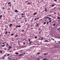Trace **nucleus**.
Instances as JSON below:
<instances>
[{"label":"nucleus","mask_w":60,"mask_h":60,"mask_svg":"<svg viewBox=\"0 0 60 60\" xmlns=\"http://www.w3.org/2000/svg\"><path fill=\"white\" fill-rule=\"evenodd\" d=\"M50 6H51L52 7H54V6H55V5H53V4H52Z\"/></svg>","instance_id":"obj_1"},{"label":"nucleus","mask_w":60,"mask_h":60,"mask_svg":"<svg viewBox=\"0 0 60 60\" xmlns=\"http://www.w3.org/2000/svg\"><path fill=\"white\" fill-rule=\"evenodd\" d=\"M12 26V24H10L9 25V27H11V26Z\"/></svg>","instance_id":"obj_2"},{"label":"nucleus","mask_w":60,"mask_h":60,"mask_svg":"<svg viewBox=\"0 0 60 60\" xmlns=\"http://www.w3.org/2000/svg\"><path fill=\"white\" fill-rule=\"evenodd\" d=\"M15 12H18V10H15Z\"/></svg>","instance_id":"obj_3"},{"label":"nucleus","mask_w":60,"mask_h":60,"mask_svg":"<svg viewBox=\"0 0 60 60\" xmlns=\"http://www.w3.org/2000/svg\"><path fill=\"white\" fill-rule=\"evenodd\" d=\"M38 24H39V23H38V24H37L36 25V26H39V25H40V24L39 25H38Z\"/></svg>","instance_id":"obj_4"},{"label":"nucleus","mask_w":60,"mask_h":60,"mask_svg":"<svg viewBox=\"0 0 60 60\" xmlns=\"http://www.w3.org/2000/svg\"><path fill=\"white\" fill-rule=\"evenodd\" d=\"M37 13L36 12L34 14V15H36V14Z\"/></svg>","instance_id":"obj_5"},{"label":"nucleus","mask_w":60,"mask_h":60,"mask_svg":"<svg viewBox=\"0 0 60 60\" xmlns=\"http://www.w3.org/2000/svg\"><path fill=\"white\" fill-rule=\"evenodd\" d=\"M18 27H21V26L20 25L18 26Z\"/></svg>","instance_id":"obj_6"},{"label":"nucleus","mask_w":60,"mask_h":60,"mask_svg":"<svg viewBox=\"0 0 60 60\" xmlns=\"http://www.w3.org/2000/svg\"><path fill=\"white\" fill-rule=\"evenodd\" d=\"M2 15H1L0 16V19H1L2 18Z\"/></svg>","instance_id":"obj_7"},{"label":"nucleus","mask_w":60,"mask_h":60,"mask_svg":"<svg viewBox=\"0 0 60 60\" xmlns=\"http://www.w3.org/2000/svg\"><path fill=\"white\" fill-rule=\"evenodd\" d=\"M47 41H48V40H46L45 41V42H47Z\"/></svg>","instance_id":"obj_8"},{"label":"nucleus","mask_w":60,"mask_h":60,"mask_svg":"<svg viewBox=\"0 0 60 60\" xmlns=\"http://www.w3.org/2000/svg\"><path fill=\"white\" fill-rule=\"evenodd\" d=\"M18 25H17L15 27V28H18Z\"/></svg>","instance_id":"obj_9"},{"label":"nucleus","mask_w":60,"mask_h":60,"mask_svg":"<svg viewBox=\"0 0 60 60\" xmlns=\"http://www.w3.org/2000/svg\"><path fill=\"white\" fill-rule=\"evenodd\" d=\"M45 12H46L47 11V8H45Z\"/></svg>","instance_id":"obj_10"},{"label":"nucleus","mask_w":60,"mask_h":60,"mask_svg":"<svg viewBox=\"0 0 60 60\" xmlns=\"http://www.w3.org/2000/svg\"><path fill=\"white\" fill-rule=\"evenodd\" d=\"M28 4H31V3H27Z\"/></svg>","instance_id":"obj_11"},{"label":"nucleus","mask_w":60,"mask_h":60,"mask_svg":"<svg viewBox=\"0 0 60 60\" xmlns=\"http://www.w3.org/2000/svg\"><path fill=\"white\" fill-rule=\"evenodd\" d=\"M11 4V2H9L8 3V4Z\"/></svg>","instance_id":"obj_12"},{"label":"nucleus","mask_w":60,"mask_h":60,"mask_svg":"<svg viewBox=\"0 0 60 60\" xmlns=\"http://www.w3.org/2000/svg\"><path fill=\"white\" fill-rule=\"evenodd\" d=\"M57 19H60V17H58Z\"/></svg>","instance_id":"obj_13"},{"label":"nucleus","mask_w":60,"mask_h":60,"mask_svg":"<svg viewBox=\"0 0 60 60\" xmlns=\"http://www.w3.org/2000/svg\"><path fill=\"white\" fill-rule=\"evenodd\" d=\"M46 22H44V25H45V24H46Z\"/></svg>","instance_id":"obj_14"},{"label":"nucleus","mask_w":60,"mask_h":60,"mask_svg":"<svg viewBox=\"0 0 60 60\" xmlns=\"http://www.w3.org/2000/svg\"><path fill=\"white\" fill-rule=\"evenodd\" d=\"M23 55V54H21L19 55V56H22Z\"/></svg>","instance_id":"obj_15"},{"label":"nucleus","mask_w":60,"mask_h":60,"mask_svg":"<svg viewBox=\"0 0 60 60\" xmlns=\"http://www.w3.org/2000/svg\"><path fill=\"white\" fill-rule=\"evenodd\" d=\"M34 38H35V39H37V37H35Z\"/></svg>","instance_id":"obj_16"},{"label":"nucleus","mask_w":60,"mask_h":60,"mask_svg":"<svg viewBox=\"0 0 60 60\" xmlns=\"http://www.w3.org/2000/svg\"><path fill=\"white\" fill-rule=\"evenodd\" d=\"M11 46H9V47H8V48H11Z\"/></svg>","instance_id":"obj_17"},{"label":"nucleus","mask_w":60,"mask_h":60,"mask_svg":"<svg viewBox=\"0 0 60 60\" xmlns=\"http://www.w3.org/2000/svg\"><path fill=\"white\" fill-rule=\"evenodd\" d=\"M5 45H3L2 47H4V46H5Z\"/></svg>","instance_id":"obj_18"},{"label":"nucleus","mask_w":60,"mask_h":60,"mask_svg":"<svg viewBox=\"0 0 60 60\" xmlns=\"http://www.w3.org/2000/svg\"><path fill=\"white\" fill-rule=\"evenodd\" d=\"M48 53H47L46 54V53H44V55H47Z\"/></svg>","instance_id":"obj_19"},{"label":"nucleus","mask_w":60,"mask_h":60,"mask_svg":"<svg viewBox=\"0 0 60 60\" xmlns=\"http://www.w3.org/2000/svg\"><path fill=\"white\" fill-rule=\"evenodd\" d=\"M18 36V35H16L15 36V37H17V36Z\"/></svg>","instance_id":"obj_20"},{"label":"nucleus","mask_w":60,"mask_h":60,"mask_svg":"<svg viewBox=\"0 0 60 60\" xmlns=\"http://www.w3.org/2000/svg\"><path fill=\"white\" fill-rule=\"evenodd\" d=\"M15 54H16V55H18L19 53H15Z\"/></svg>","instance_id":"obj_21"},{"label":"nucleus","mask_w":60,"mask_h":60,"mask_svg":"<svg viewBox=\"0 0 60 60\" xmlns=\"http://www.w3.org/2000/svg\"><path fill=\"white\" fill-rule=\"evenodd\" d=\"M11 10V9H10V8H9L8 9V10H8H8Z\"/></svg>","instance_id":"obj_22"},{"label":"nucleus","mask_w":60,"mask_h":60,"mask_svg":"<svg viewBox=\"0 0 60 60\" xmlns=\"http://www.w3.org/2000/svg\"><path fill=\"white\" fill-rule=\"evenodd\" d=\"M40 54V52H38L37 53V55H39Z\"/></svg>","instance_id":"obj_23"},{"label":"nucleus","mask_w":60,"mask_h":60,"mask_svg":"<svg viewBox=\"0 0 60 60\" xmlns=\"http://www.w3.org/2000/svg\"><path fill=\"white\" fill-rule=\"evenodd\" d=\"M52 22V20H50L49 21V22Z\"/></svg>","instance_id":"obj_24"},{"label":"nucleus","mask_w":60,"mask_h":60,"mask_svg":"<svg viewBox=\"0 0 60 60\" xmlns=\"http://www.w3.org/2000/svg\"><path fill=\"white\" fill-rule=\"evenodd\" d=\"M21 17H22V18H24V17H25V16H22Z\"/></svg>","instance_id":"obj_25"},{"label":"nucleus","mask_w":60,"mask_h":60,"mask_svg":"<svg viewBox=\"0 0 60 60\" xmlns=\"http://www.w3.org/2000/svg\"><path fill=\"white\" fill-rule=\"evenodd\" d=\"M49 21H48L47 22V24H49Z\"/></svg>","instance_id":"obj_26"},{"label":"nucleus","mask_w":60,"mask_h":60,"mask_svg":"<svg viewBox=\"0 0 60 60\" xmlns=\"http://www.w3.org/2000/svg\"><path fill=\"white\" fill-rule=\"evenodd\" d=\"M52 40H53V41H55V40L54 39H53V38H52Z\"/></svg>","instance_id":"obj_27"},{"label":"nucleus","mask_w":60,"mask_h":60,"mask_svg":"<svg viewBox=\"0 0 60 60\" xmlns=\"http://www.w3.org/2000/svg\"><path fill=\"white\" fill-rule=\"evenodd\" d=\"M28 40H29V42H30V39H28Z\"/></svg>","instance_id":"obj_28"},{"label":"nucleus","mask_w":60,"mask_h":60,"mask_svg":"<svg viewBox=\"0 0 60 60\" xmlns=\"http://www.w3.org/2000/svg\"><path fill=\"white\" fill-rule=\"evenodd\" d=\"M14 34V33H13L11 34V35H13Z\"/></svg>","instance_id":"obj_29"},{"label":"nucleus","mask_w":60,"mask_h":60,"mask_svg":"<svg viewBox=\"0 0 60 60\" xmlns=\"http://www.w3.org/2000/svg\"><path fill=\"white\" fill-rule=\"evenodd\" d=\"M23 45H25V44H26V42H23Z\"/></svg>","instance_id":"obj_30"},{"label":"nucleus","mask_w":60,"mask_h":60,"mask_svg":"<svg viewBox=\"0 0 60 60\" xmlns=\"http://www.w3.org/2000/svg\"><path fill=\"white\" fill-rule=\"evenodd\" d=\"M7 31H6V32L5 34H7Z\"/></svg>","instance_id":"obj_31"},{"label":"nucleus","mask_w":60,"mask_h":60,"mask_svg":"<svg viewBox=\"0 0 60 60\" xmlns=\"http://www.w3.org/2000/svg\"><path fill=\"white\" fill-rule=\"evenodd\" d=\"M23 15H24V14L22 13L21 14V16H22Z\"/></svg>","instance_id":"obj_32"},{"label":"nucleus","mask_w":60,"mask_h":60,"mask_svg":"<svg viewBox=\"0 0 60 60\" xmlns=\"http://www.w3.org/2000/svg\"><path fill=\"white\" fill-rule=\"evenodd\" d=\"M55 25H56V24H53V26H55Z\"/></svg>","instance_id":"obj_33"},{"label":"nucleus","mask_w":60,"mask_h":60,"mask_svg":"<svg viewBox=\"0 0 60 60\" xmlns=\"http://www.w3.org/2000/svg\"><path fill=\"white\" fill-rule=\"evenodd\" d=\"M0 53H2V51L1 50L0 51Z\"/></svg>","instance_id":"obj_34"},{"label":"nucleus","mask_w":60,"mask_h":60,"mask_svg":"<svg viewBox=\"0 0 60 60\" xmlns=\"http://www.w3.org/2000/svg\"><path fill=\"white\" fill-rule=\"evenodd\" d=\"M10 56V54H8L7 56Z\"/></svg>","instance_id":"obj_35"},{"label":"nucleus","mask_w":60,"mask_h":60,"mask_svg":"<svg viewBox=\"0 0 60 60\" xmlns=\"http://www.w3.org/2000/svg\"><path fill=\"white\" fill-rule=\"evenodd\" d=\"M6 56V55L5 54V55H4V57H5V56Z\"/></svg>","instance_id":"obj_36"},{"label":"nucleus","mask_w":60,"mask_h":60,"mask_svg":"<svg viewBox=\"0 0 60 60\" xmlns=\"http://www.w3.org/2000/svg\"><path fill=\"white\" fill-rule=\"evenodd\" d=\"M45 18H49V17H46Z\"/></svg>","instance_id":"obj_37"},{"label":"nucleus","mask_w":60,"mask_h":60,"mask_svg":"<svg viewBox=\"0 0 60 60\" xmlns=\"http://www.w3.org/2000/svg\"><path fill=\"white\" fill-rule=\"evenodd\" d=\"M11 6V4H10L9 5V6Z\"/></svg>","instance_id":"obj_38"},{"label":"nucleus","mask_w":60,"mask_h":60,"mask_svg":"<svg viewBox=\"0 0 60 60\" xmlns=\"http://www.w3.org/2000/svg\"><path fill=\"white\" fill-rule=\"evenodd\" d=\"M32 43V42H30V44H31V43Z\"/></svg>","instance_id":"obj_39"},{"label":"nucleus","mask_w":60,"mask_h":60,"mask_svg":"<svg viewBox=\"0 0 60 60\" xmlns=\"http://www.w3.org/2000/svg\"><path fill=\"white\" fill-rule=\"evenodd\" d=\"M22 32H23L24 31V30H22Z\"/></svg>","instance_id":"obj_40"},{"label":"nucleus","mask_w":60,"mask_h":60,"mask_svg":"<svg viewBox=\"0 0 60 60\" xmlns=\"http://www.w3.org/2000/svg\"><path fill=\"white\" fill-rule=\"evenodd\" d=\"M22 50H20V51H19L20 52H22Z\"/></svg>","instance_id":"obj_41"},{"label":"nucleus","mask_w":60,"mask_h":60,"mask_svg":"<svg viewBox=\"0 0 60 60\" xmlns=\"http://www.w3.org/2000/svg\"><path fill=\"white\" fill-rule=\"evenodd\" d=\"M41 40V38H39V39H38V40Z\"/></svg>","instance_id":"obj_42"},{"label":"nucleus","mask_w":60,"mask_h":60,"mask_svg":"<svg viewBox=\"0 0 60 60\" xmlns=\"http://www.w3.org/2000/svg\"><path fill=\"white\" fill-rule=\"evenodd\" d=\"M36 19H37L36 18H35V19H34V20H36Z\"/></svg>","instance_id":"obj_43"},{"label":"nucleus","mask_w":60,"mask_h":60,"mask_svg":"<svg viewBox=\"0 0 60 60\" xmlns=\"http://www.w3.org/2000/svg\"><path fill=\"white\" fill-rule=\"evenodd\" d=\"M49 20L51 19V18H49Z\"/></svg>","instance_id":"obj_44"},{"label":"nucleus","mask_w":60,"mask_h":60,"mask_svg":"<svg viewBox=\"0 0 60 60\" xmlns=\"http://www.w3.org/2000/svg\"><path fill=\"white\" fill-rule=\"evenodd\" d=\"M6 29H7V28H6L5 29V30H6Z\"/></svg>","instance_id":"obj_45"},{"label":"nucleus","mask_w":60,"mask_h":60,"mask_svg":"<svg viewBox=\"0 0 60 60\" xmlns=\"http://www.w3.org/2000/svg\"><path fill=\"white\" fill-rule=\"evenodd\" d=\"M7 49V48H5L4 49V50H6Z\"/></svg>","instance_id":"obj_46"},{"label":"nucleus","mask_w":60,"mask_h":60,"mask_svg":"<svg viewBox=\"0 0 60 60\" xmlns=\"http://www.w3.org/2000/svg\"><path fill=\"white\" fill-rule=\"evenodd\" d=\"M11 40H12V41H14V40L13 39H12Z\"/></svg>","instance_id":"obj_47"},{"label":"nucleus","mask_w":60,"mask_h":60,"mask_svg":"<svg viewBox=\"0 0 60 60\" xmlns=\"http://www.w3.org/2000/svg\"><path fill=\"white\" fill-rule=\"evenodd\" d=\"M8 49V50H9V49Z\"/></svg>","instance_id":"obj_48"},{"label":"nucleus","mask_w":60,"mask_h":60,"mask_svg":"<svg viewBox=\"0 0 60 60\" xmlns=\"http://www.w3.org/2000/svg\"><path fill=\"white\" fill-rule=\"evenodd\" d=\"M6 45H9V44H7Z\"/></svg>","instance_id":"obj_49"},{"label":"nucleus","mask_w":60,"mask_h":60,"mask_svg":"<svg viewBox=\"0 0 60 60\" xmlns=\"http://www.w3.org/2000/svg\"><path fill=\"white\" fill-rule=\"evenodd\" d=\"M37 60H40V59H38Z\"/></svg>","instance_id":"obj_50"},{"label":"nucleus","mask_w":60,"mask_h":60,"mask_svg":"<svg viewBox=\"0 0 60 60\" xmlns=\"http://www.w3.org/2000/svg\"><path fill=\"white\" fill-rule=\"evenodd\" d=\"M4 8H5L4 7H3V9H4Z\"/></svg>","instance_id":"obj_51"},{"label":"nucleus","mask_w":60,"mask_h":60,"mask_svg":"<svg viewBox=\"0 0 60 60\" xmlns=\"http://www.w3.org/2000/svg\"><path fill=\"white\" fill-rule=\"evenodd\" d=\"M8 59H9V60H10V59H11V58H8Z\"/></svg>","instance_id":"obj_52"},{"label":"nucleus","mask_w":60,"mask_h":60,"mask_svg":"<svg viewBox=\"0 0 60 60\" xmlns=\"http://www.w3.org/2000/svg\"><path fill=\"white\" fill-rule=\"evenodd\" d=\"M26 54V53H24L23 54V55H24V54Z\"/></svg>","instance_id":"obj_53"},{"label":"nucleus","mask_w":60,"mask_h":60,"mask_svg":"<svg viewBox=\"0 0 60 60\" xmlns=\"http://www.w3.org/2000/svg\"><path fill=\"white\" fill-rule=\"evenodd\" d=\"M39 19V17L38 18H37V19Z\"/></svg>","instance_id":"obj_54"},{"label":"nucleus","mask_w":60,"mask_h":60,"mask_svg":"<svg viewBox=\"0 0 60 60\" xmlns=\"http://www.w3.org/2000/svg\"><path fill=\"white\" fill-rule=\"evenodd\" d=\"M56 14V12H54V14Z\"/></svg>","instance_id":"obj_55"},{"label":"nucleus","mask_w":60,"mask_h":60,"mask_svg":"<svg viewBox=\"0 0 60 60\" xmlns=\"http://www.w3.org/2000/svg\"><path fill=\"white\" fill-rule=\"evenodd\" d=\"M1 35H2L1 34L0 35V37H1Z\"/></svg>","instance_id":"obj_56"},{"label":"nucleus","mask_w":60,"mask_h":60,"mask_svg":"<svg viewBox=\"0 0 60 60\" xmlns=\"http://www.w3.org/2000/svg\"><path fill=\"white\" fill-rule=\"evenodd\" d=\"M43 60H46V59H44Z\"/></svg>","instance_id":"obj_57"},{"label":"nucleus","mask_w":60,"mask_h":60,"mask_svg":"<svg viewBox=\"0 0 60 60\" xmlns=\"http://www.w3.org/2000/svg\"><path fill=\"white\" fill-rule=\"evenodd\" d=\"M4 59V58H3V59Z\"/></svg>","instance_id":"obj_58"},{"label":"nucleus","mask_w":60,"mask_h":60,"mask_svg":"<svg viewBox=\"0 0 60 60\" xmlns=\"http://www.w3.org/2000/svg\"><path fill=\"white\" fill-rule=\"evenodd\" d=\"M26 21H26V20H25V22H26Z\"/></svg>","instance_id":"obj_59"},{"label":"nucleus","mask_w":60,"mask_h":60,"mask_svg":"<svg viewBox=\"0 0 60 60\" xmlns=\"http://www.w3.org/2000/svg\"><path fill=\"white\" fill-rule=\"evenodd\" d=\"M39 34H40V33H41V32H39Z\"/></svg>","instance_id":"obj_60"},{"label":"nucleus","mask_w":60,"mask_h":60,"mask_svg":"<svg viewBox=\"0 0 60 60\" xmlns=\"http://www.w3.org/2000/svg\"><path fill=\"white\" fill-rule=\"evenodd\" d=\"M41 30V28H39V30Z\"/></svg>","instance_id":"obj_61"},{"label":"nucleus","mask_w":60,"mask_h":60,"mask_svg":"<svg viewBox=\"0 0 60 60\" xmlns=\"http://www.w3.org/2000/svg\"><path fill=\"white\" fill-rule=\"evenodd\" d=\"M55 1H56V0H54Z\"/></svg>","instance_id":"obj_62"},{"label":"nucleus","mask_w":60,"mask_h":60,"mask_svg":"<svg viewBox=\"0 0 60 60\" xmlns=\"http://www.w3.org/2000/svg\"><path fill=\"white\" fill-rule=\"evenodd\" d=\"M2 44H4V42Z\"/></svg>","instance_id":"obj_63"},{"label":"nucleus","mask_w":60,"mask_h":60,"mask_svg":"<svg viewBox=\"0 0 60 60\" xmlns=\"http://www.w3.org/2000/svg\"><path fill=\"white\" fill-rule=\"evenodd\" d=\"M26 3H27V2H28V1H26Z\"/></svg>","instance_id":"obj_64"}]
</instances>
